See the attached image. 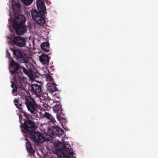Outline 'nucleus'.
I'll list each match as a JSON object with an SVG mask.
<instances>
[{"label": "nucleus", "instance_id": "f257e3e1", "mask_svg": "<svg viewBox=\"0 0 158 158\" xmlns=\"http://www.w3.org/2000/svg\"><path fill=\"white\" fill-rule=\"evenodd\" d=\"M61 147L58 149L57 155L60 158H74L73 157L74 153L71 146L66 143L62 144L61 143H57L56 146Z\"/></svg>", "mask_w": 158, "mask_h": 158}, {"label": "nucleus", "instance_id": "f03ea898", "mask_svg": "<svg viewBox=\"0 0 158 158\" xmlns=\"http://www.w3.org/2000/svg\"><path fill=\"white\" fill-rule=\"evenodd\" d=\"M25 103L28 110L31 113L35 114V116L38 112L37 110L39 109V106L36 103L34 99L29 96H26L25 97Z\"/></svg>", "mask_w": 158, "mask_h": 158}, {"label": "nucleus", "instance_id": "7ed1b4c3", "mask_svg": "<svg viewBox=\"0 0 158 158\" xmlns=\"http://www.w3.org/2000/svg\"><path fill=\"white\" fill-rule=\"evenodd\" d=\"M31 139L35 142L42 143L45 141L51 140L52 137V136L46 133L42 134L40 132L31 133L30 134Z\"/></svg>", "mask_w": 158, "mask_h": 158}, {"label": "nucleus", "instance_id": "20e7f679", "mask_svg": "<svg viewBox=\"0 0 158 158\" xmlns=\"http://www.w3.org/2000/svg\"><path fill=\"white\" fill-rule=\"evenodd\" d=\"M37 5L38 11L35 9H32L31 12L32 18L34 21L40 15H44L46 13V7L41 1L39 3L37 2Z\"/></svg>", "mask_w": 158, "mask_h": 158}, {"label": "nucleus", "instance_id": "39448f33", "mask_svg": "<svg viewBox=\"0 0 158 158\" xmlns=\"http://www.w3.org/2000/svg\"><path fill=\"white\" fill-rule=\"evenodd\" d=\"M29 117V116L28 114V118L25 117L26 118L27 120H25L24 124H21L20 127L21 128H23L25 132L30 134L34 132L35 129V124L34 122L31 120L28 119Z\"/></svg>", "mask_w": 158, "mask_h": 158}, {"label": "nucleus", "instance_id": "423d86ee", "mask_svg": "<svg viewBox=\"0 0 158 158\" xmlns=\"http://www.w3.org/2000/svg\"><path fill=\"white\" fill-rule=\"evenodd\" d=\"M13 52L14 57L20 62L27 63L28 61V57L27 54L21 50L13 49Z\"/></svg>", "mask_w": 158, "mask_h": 158}, {"label": "nucleus", "instance_id": "0eeeda50", "mask_svg": "<svg viewBox=\"0 0 158 158\" xmlns=\"http://www.w3.org/2000/svg\"><path fill=\"white\" fill-rule=\"evenodd\" d=\"M64 132L63 129L57 125L49 127L48 129V132L49 134L59 136L62 135Z\"/></svg>", "mask_w": 158, "mask_h": 158}, {"label": "nucleus", "instance_id": "6e6552de", "mask_svg": "<svg viewBox=\"0 0 158 158\" xmlns=\"http://www.w3.org/2000/svg\"><path fill=\"white\" fill-rule=\"evenodd\" d=\"M26 21V18L25 16L22 15H18L14 19L13 22L12 26H21L24 25Z\"/></svg>", "mask_w": 158, "mask_h": 158}, {"label": "nucleus", "instance_id": "1a4fd4ad", "mask_svg": "<svg viewBox=\"0 0 158 158\" xmlns=\"http://www.w3.org/2000/svg\"><path fill=\"white\" fill-rule=\"evenodd\" d=\"M53 110L56 113V117L59 120L64 118V115L63 114V109L60 105H56L53 107Z\"/></svg>", "mask_w": 158, "mask_h": 158}, {"label": "nucleus", "instance_id": "9d476101", "mask_svg": "<svg viewBox=\"0 0 158 158\" xmlns=\"http://www.w3.org/2000/svg\"><path fill=\"white\" fill-rule=\"evenodd\" d=\"M35 116L39 118H45L49 121L53 123L56 122L55 118L51 114L46 112H45L44 114H43L41 112L38 111Z\"/></svg>", "mask_w": 158, "mask_h": 158}, {"label": "nucleus", "instance_id": "9b49d317", "mask_svg": "<svg viewBox=\"0 0 158 158\" xmlns=\"http://www.w3.org/2000/svg\"><path fill=\"white\" fill-rule=\"evenodd\" d=\"M14 44L18 47H24L26 45V40L24 38L20 36H15L13 40Z\"/></svg>", "mask_w": 158, "mask_h": 158}, {"label": "nucleus", "instance_id": "f8f14e48", "mask_svg": "<svg viewBox=\"0 0 158 158\" xmlns=\"http://www.w3.org/2000/svg\"><path fill=\"white\" fill-rule=\"evenodd\" d=\"M10 72L12 75H14L17 73V71L19 69L20 65L18 63L13 60L10 62Z\"/></svg>", "mask_w": 158, "mask_h": 158}, {"label": "nucleus", "instance_id": "ddd939ff", "mask_svg": "<svg viewBox=\"0 0 158 158\" xmlns=\"http://www.w3.org/2000/svg\"><path fill=\"white\" fill-rule=\"evenodd\" d=\"M13 27L18 35H23L27 31V29L24 25L14 26Z\"/></svg>", "mask_w": 158, "mask_h": 158}, {"label": "nucleus", "instance_id": "4468645a", "mask_svg": "<svg viewBox=\"0 0 158 158\" xmlns=\"http://www.w3.org/2000/svg\"><path fill=\"white\" fill-rule=\"evenodd\" d=\"M29 89L34 93H40L42 90V86L37 84H33L30 85Z\"/></svg>", "mask_w": 158, "mask_h": 158}, {"label": "nucleus", "instance_id": "2eb2a0df", "mask_svg": "<svg viewBox=\"0 0 158 158\" xmlns=\"http://www.w3.org/2000/svg\"><path fill=\"white\" fill-rule=\"evenodd\" d=\"M50 57L48 55H46L44 53H42L39 56L40 61L43 64L48 65L49 64Z\"/></svg>", "mask_w": 158, "mask_h": 158}, {"label": "nucleus", "instance_id": "dca6fc26", "mask_svg": "<svg viewBox=\"0 0 158 158\" xmlns=\"http://www.w3.org/2000/svg\"><path fill=\"white\" fill-rule=\"evenodd\" d=\"M34 21L39 26H44L46 23L45 15H40Z\"/></svg>", "mask_w": 158, "mask_h": 158}, {"label": "nucleus", "instance_id": "f3484780", "mask_svg": "<svg viewBox=\"0 0 158 158\" xmlns=\"http://www.w3.org/2000/svg\"><path fill=\"white\" fill-rule=\"evenodd\" d=\"M14 102L15 103V105L16 106L17 108L19 109L20 111V112H22V113H23V115H24L25 117H26L27 118H28V114H27L26 113L24 112L23 110L21 107V103H20L19 101L17 99H15L14 100Z\"/></svg>", "mask_w": 158, "mask_h": 158}, {"label": "nucleus", "instance_id": "a211bd4d", "mask_svg": "<svg viewBox=\"0 0 158 158\" xmlns=\"http://www.w3.org/2000/svg\"><path fill=\"white\" fill-rule=\"evenodd\" d=\"M54 82H49L48 83L47 90L50 92H53L55 91L58 90L57 88L56 87V85Z\"/></svg>", "mask_w": 158, "mask_h": 158}, {"label": "nucleus", "instance_id": "6ab92c4d", "mask_svg": "<svg viewBox=\"0 0 158 158\" xmlns=\"http://www.w3.org/2000/svg\"><path fill=\"white\" fill-rule=\"evenodd\" d=\"M25 63L26 67L28 70L31 71V73L36 74L37 73V71L35 69V68L32 64L28 63V62Z\"/></svg>", "mask_w": 158, "mask_h": 158}, {"label": "nucleus", "instance_id": "aec40b11", "mask_svg": "<svg viewBox=\"0 0 158 158\" xmlns=\"http://www.w3.org/2000/svg\"><path fill=\"white\" fill-rule=\"evenodd\" d=\"M40 47L41 49L45 52H48L49 51V44L47 42L41 44Z\"/></svg>", "mask_w": 158, "mask_h": 158}, {"label": "nucleus", "instance_id": "412c9836", "mask_svg": "<svg viewBox=\"0 0 158 158\" xmlns=\"http://www.w3.org/2000/svg\"><path fill=\"white\" fill-rule=\"evenodd\" d=\"M27 149L29 153H34L35 152L32 148L31 143L30 141H27L26 143Z\"/></svg>", "mask_w": 158, "mask_h": 158}, {"label": "nucleus", "instance_id": "4be33fe9", "mask_svg": "<svg viewBox=\"0 0 158 158\" xmlns=\"http://www.w3.org/2000/svg\"><path fill=\"white\" fill-rule=\"evenodd\" d=\"M19 87L23 89H24L26 85V83L24 81V79L19 78Z\"/></svg>", "mask_w": 158, "mask_h": 158}, {"label": "nucleus", "instance_id": "5701e85b", "mask_svg": "<svg viewBox=\"0 0 158 158\" xmlns=\"http://www.w3.org/2000/svg\"><path fill=\"white\" fill-rule=\"evenodd\" d=\"M33 0H23L24 4L26 6H28L32 2Z\"/></svg>", "mask_w": 158, "mask_h": 158}, {"label": "nucleus", "instance_id": "b1692460", "mask_svg": "<svg viewBox=\"0 0 158 158\" xmlns=\"http://www.w3.org/2000/svg\"><path fill=\"white\" fill-rule=\"evenodd\" d=\"M22 69L23 70V73L26 75H29L31 73H32L31 71H30V70L28 69H27L24 67H22Z\"/></svg>", "mask_w": 158, "mask_h": 158}, {"label": "nucleus", "instance_id": "393cba45", "mask_svg": "<svg viewBox=\"0 0 158 158\" xmlns=\"http://www.w3.org/2000/svg\"><path fill=\"white\" fill-rule=\"evenodd\" d=\"M46 77L47 79L49 80L51 82L53 83L55 82L53 79L50 75L48 74L46 75Z\"/></svg>", "mask_w": 158, "mask_h": 158}, {"label": "nucleus", "instance_id": "a878e982", "mask_svg": "<svg viewBox=\"0 0 158 158\" xmlns=\"http://www.w3.org/2000/svg\"><path fill=\"white\" fill-rule=\"evenodd\" d=\"M16 7L18 10H20L21 8V5L20 3H16L13 6V10H14V8Z\"/></svg>", "mask_w": 158, "mask_h": 158}, {"label": "nucleus", "instance_id": "bb28decb", "mask_svg": "<svg viewBox=\"0 0 158 158\" xmlns=\"http://www.w3.org/2000/svg\"><path fill=\"white\" fill-rule=\"evenodd\" d=\"M11 87L12 88H15V87H17L15 83L13 82H11Z\"/></svg>", "mask_w": 158, "mask_h": 158}, {"label": "nucleus", "instance_id": "cd10ccee", "mask_svg": "<svg viewBox=\"0 0 158 158\" xmlns=\"http://www.w3.org/2000/svg\"><path fill=\"white\" fill-rule=\"evenodd\" d=\"M6 57H8L9 58H10V53L8 51V50H6Z\"/></svg>", "mask_w": 158, "mask_h": 158}, {"label": "nucleus", "instance_id": "c85d7f7f", "mask_svg": "<svg viewBox=\"0 0 158 158\" xmlns=\"http://www.w3.org/2000/svg\"><path fill=\"white\" fill-rule=\"evenodd\" d=\"M17 87H15V88H13V89L12 90V93H14L16 91H17Z\"/></svg>", "mask_w": 158, "mask_h": 158}, {"label": "nucleus", "instance_id": "c756f323", "mask_svg": "<svg viewBox=\"0 0 158 158\" xmlns=\"http://www.w3.org/2000/svg\"><path fill=\"white\" fill-rule=\"evenodd\" d=\"M19 122L20 123H21V117L20 115H19Z\"/></svg>", "mask_w": 158, "mask_h": 158}]
</instances>
